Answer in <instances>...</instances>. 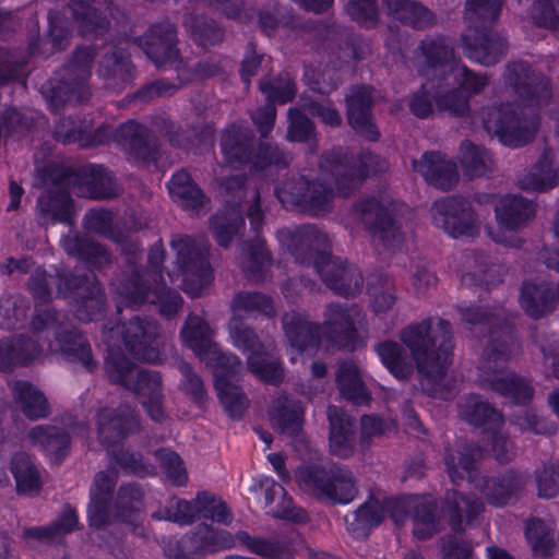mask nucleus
Returning a JSON list of instances; mask_svg holds the SVG:
<instances>
[{
    "mask_svg": "<svg viewBox=\"0 0 559 559\" xmlns=\"http://www.w3.org/2000/svg\"><path fill=\"white\" fill-rule=\"evenodd\" d=\"M460 311L471 331L478 328L481 333H487V344L478 367L480 385L515 404L531 401L534 390L530 382L515 373H503L507 361L520 349L509 313L502 308L492 312L481 307L461 308Z\"/></svg>",
    "mask_w": 559,
    "mask_h": 559,
    "instance_id": "1",
    "label": "nucleus"
},
{
    "mask_svg": "<svg viewBox=\"0 0 559 559\" xmlns=\"http://www.w3.org/2000/svg\"><path fill=\"white\" fill-rule=\"evenodd\" d=\"M126 258V269L111 281L114 293L120 298V305L141 307L152 304L158 307L163 317L173 318L182 306L181 296L174 289L166 287L163 281V262L165 249L163 245L155 243L147 254V270H143L139 262L141 250L136 243L128 242L122 247Z\"/></svg>",
    "mask_w": 559,
    "mask_h": 559,
    "instance_id": "2",
    "label": "nucleus"
},
{
    "mask_svg": "<svg viewBox=\"0 0 559 559\" xmlns=\"http://www.w3.org/2000/svg\"><path fill=\"white\" fill-rule=\"evenodd\" d=\"M335 153L324 154L317 169L304 168L295 175L283 180L275 188L277 198L299 207L304 213L312 216H323L333 209L334 186L341 194L348 195V189L342 188L338 178H343L336 170Z\"/></svg>",
    "mask_w": 559,
    "mask_h": 559,
    "instance_id": "3",
    "label": "nucleus"
},
{
    "mask_svg": "<svg viewBox=\"0 0 559 559\" xmlns=\"http://www.w3.org/2000/svg\"><path fill=\"white\" fill-rule=\"evenodd\" d=\"M400 340L408 348L421 377L436 383L443 378L453 352L450 321L429 317L411 323L401 330Z\"/></svg>",
    "mask_w": 559,
    "mask_h": 559,
    "instance_id": "4",
    "label": "nucleus"
},
{
    "mask_svg": "<svg viewBox=\"0 0 559 559\" xmlns=\"http://www.w3.org/2000/svg\"><path fill=\"white\" fill-rule=\"evenodd\" d=\"M299 488L322 503L348 504L358 495L353 471L342 464H312L296 471Z\"/></svg>",
    "mask_w": 559,
    "mask_h": 559,
    "instance_id": "5",
    "label": "nucleus"
},
{
    "mask_svg": "<svg viewBox=\"0 0 559 559\" xmlns=\"http://www.w3.org/2000/svg\"><path fill=\"white\" fill-rule=\"evenodd\" d=\"M221 148L225 162L235 168L245 164L261 170L271 165L287 167L292 160L289 154L274 143L261 142L255 147L253 131L242 126H233L224 132Z\"/></svg>",
    "mask_w": 559,
    "mask_h": 559,
    "instance_id": "6",
    "label": "nucleus"
},
{
    "mask_svg": "<svg viewBox=\"0 0 559 559\" xmlns=\"http://www.w3.org/2000/svg\"><path fill=\"white\" fill-rule=\"evenodd\" d=\"M484 129L508 146H522L530 142L538 128L533 109L526 112L519 105L506 103L486 107L480 111Z\"/></svg>",
    "mask_w": 559,
    "mask_h": 559,
    "instance_id": "7",
    "label": "nucleus"
},
{
    "mask_svg": "<svg viewBox=\"0 0 559 559\" xmlns=\"http://www.w3.org/2000/svg\"><path fill=\"white\" fill-rule=\"evenodd\" d=\"M96 57L93 46L76 48L70 62L49 83V102L55 109L72 103H83L91 96L87 85Z\"/></svg>",
    "mask_w": 559,
    "mask_h": 559,
    "instance_id": "8",
    "label": "nucleus"
},
{
    "mask_svg": "<svg viewBox=\"0 0 559 559\" xmlns=\"http://www.w3.org/2000/svg\"><path fill=\"white\" fill-rule=\"evenodd\" d=\"M170 246L176 253L177 275L183 277L182 290L191 297H199L213 280L206 242L187 235H175Z\"/></svg>",
    "mask_w": 559,
    "mask_h": 559,
    "instance_id": "9",
    "label": "nucleus"
},
{
    "mask_svg": "<svg viewBox=\"0 0 559 559\" xmlns=\"http://www.w3.org/2000/svg\"><path fill=\"white\" fill-rule=\"evenodd\" d=\"M366 323V314L356 305L331 302L323 311L321 332L326 340L340 348L353 347L358 337V329Z\"/></svg>",
    "mask_w": 559,
    "mask_h": 559,
    "instance_id": "10",
    "label": "nucleus"
},
{
    "mask_svg": "<svg viewBox=\"0 0 559 559\" xmlns=\"http://www.w3.org/2000/svg\"><path fill=\"white\" fill-rule=\"evenodd\" d=\"M504 82L530 107L546 106L552 97L550 80L525 61L509 62Z\"/></svg>",
    "mask_w": 559,
    "mask_h": 559,
    "instance_id": "11",
    "label": "nucleus"
},
{
    "mask_svg": "<svg viewBox=\"0 0 559 559\" xmlns=\"http://www.w3.org/2000/svg\"><path fill=\"white\" fill-rule=\"evenodd\" d=\"M433 224L453 237L474 236L480 221L471 202L459 195H451L433 202L431 206Z\"/></svg>",
    "mask_w": 559,
    "mask_h": 559,
    "instance_id": "12",
    "label": "nucleus"
},
{
    "mask_svg": "<svg viewBox=\"0 0 559 559\" xmlns=\"http://www.w3.org/2000/svg\"><path fill=\"white\" fill-rule=\"evenodd\" d=\"M418 71L429 79L444 80L454 73L461 60L454 55L451 40L444 36H427L415 50Z\"/></svg>",
    "mask_w": 559,
    "mask_h": 559,
    "instance_id": "13",
    "label": "nucleus"
},
{
    "mask_svg": "<svg viewBox=\"0 0 559 559\" xmlns=\"http://www.w3.org/2000/svg\"><path fill=\"white\" fill-rule=\"evenodd\" d=\"M121 333L127 349L135 358L150 364L162 360L163 336L156 321L135 316L123 324Z\"/></svg>",
    "mask_w": 559,
    "mask_h": 559,
    "instance_id": "14",
    "label": "nucleus"
},
{
    "mask_svg": "<svg viewBox=\"0 0 559 559\" xmlns=\"http://www.w3.org/2000/svg\"><path fill=\"white\" fill-rule=\"evenodd\" d=\"M353 213L369 233L380 239L385 247L394 248L402 243L404 237L400 223L377 199L358 200L353 206Z\"/></svg>",
    "mask_w": 559,
    "mask_h": 559,
    "instance_id": "15",
    "label": "nucleus"
},
{
    "mask_svg": "<svg viewBox=\"0 0 559 559\" xmlns=\"http://www.w3.org/2000/svg\"><path fill=\"white\" fill-rule=\"evenodd\" d=\"M252 199L253 203L249 206L247 215L254 236L241 254L240 265L245 276L249 281L258 283L264 280L266 269L271 265V255L265 247V241L260 237L264 216L260 207L258 191L252 190Z\"/></svg>",
    "mask_w": 559,
    "mask_h": 559,
    "instance_id": "16",
    "label": "nucleus"
},
{
    "mask_svg": "<svg viewBox=\"0 0 559 559\" xmlns=\"http://www.w3.org/2000/svg\"><path fill=\"white\" fill-rule=\"evenodd\" d=\"M438 503L431 497H405L392 508V518L396 524L405 518L413 522V533L418 539H428L439 531L437 516Z\"/></svg>",
    "mask_w": 559,
    "mask_h": 559,
    "instance_id": "17",
    "label": "nucleus"
},
{
    "mask_svg": "<svg viewBox=\"0 0 559 559\" xmlns=\"http://www.w3.org/2000/svg\"><path fill=\"white\" fill-rule=\"evenodd\" d=\"M461 41L465 56L486 67L498 63L508 52L507 39L491 26L465 27Z\"/></svg>",
    "mask_w": 559,
    "mask_h": 559,
    "instance_id": "18",
    "label": "nucleus"
},
{
    "mask_svg": "<svg viewBox=\"0 0 559 559\" xmlns=\"http://www.w3.org/2000/svg\"><path fill=\"white\" fill-rule=\"evenodd\" d=\"M280 241L286 243L290 253L300 263L313 264L328 252L330 239L328 234L313 225H302L295 230L281 229L277 233Z\"/></svg>",
    "mask_w": 559,
    "mask_h": 559,
    "instance_id": "19",
    "label": "nucleus"
},
{
    "mask_svg": "<svg viewBox=\"0 0 559 559\" xmlns=\"http://www.w3.org/2000/svg\"><path fill=\"white\" fill-rule=\"evenodd\" d=\"M177 43V27L169 19L151 24L139 38L140 47L157 68L179 60Z\"/></svg>",
    "mask_w": 559,
    "mask_h": 559,
    "instance_id": "20",
    "label": "nucleus"
},
{
    "mask_svg": "<svg viewBox=\"0 0 559 559\" xmlns=\"http://www.w3.org/2000/svg\"><path fill=\"white\" fill-rule=\"evenodd\" d=\"M316 270L336 295L355 297L362 292L364 277L360 270L341 258L322 255L316 263Z\"/></svg>",
    "mask_w": 559,
    "mask_h": 559,
    "instance_id": "21",
    "label": "nucleus"
},
{
    "mask_svg": "<svg viewBox=\"0 0 559 559\" xmlns=\"http://www.w3.org/2000/svg\"><path fill=\"white\" fill-rule=\"evenodd\" d=\"M135 74V68L124 48L117 45L104 47L97 75L107 88L122 91L132 84Z\"/></svg>",
    "mask_w": 559,
    "mask_h": 559,
    "instance_id": "22",
    "label": "nucleus"
},
{
    "mask_svg": "<svg viewBox=\"0 0 559 559\" xmlns=\"http://www.w3.org/2000/svg\"><path fill=\"white\" fill-rule=\"evenodd\" d=\"M140 429L139 418L129 405L103 408L97 415V432L102 444L111 447Z\"/></svg>",
    "mask_w": 559,
    "mask_h": 559,
    "instance_id": "23",
    "label": "nucleus"
},
{
    "mask_svg": "<svg viewBox=\"0 0 559 559\" xmlns=\"http://www.w3.org/2000/svg\"><path fill=\"white\" fill-rule=\"evenodd\" d=\"M35 37L28 39V52L31 56H50L53 52L64 50L71 41V29L66 12L50 11L48 13V29L41 37L38 34V22L33 20Z\"/></svg>",
    "mask_w": 559,
    "mask_h": 559,
    "instance_id": "24",
    "label": "nucleus"
},
{
    "mask_svg": "<svg viewBox=\"0 0 559 559\" xmlns=\"http://www.w3.org/2000/svg\"><path fill=\"white\" fill-rule=\"evenodd\" d=\"M69 183L70 178L64 177L38 198L36 219L40 225L47 226L56 223L72 225Z\"/></svg>",
    "mask_w": 559,
    "mask_h": 559,
    "instance_id": "25",
    "label": "nucleus"
},
{
    "mask_svg": "<svg viewBox=\"0 0 559 559\" xmlns=\"http://www.w3.org/2000/svg\"><path fill=\"white\" fill-rule=\"evenodd\" d=\"M527 483V476L513 469L498 476H479L474 487L495 507L508 504L522 491Z\"/></svg>",
    "mask_w": 559,
    "mask_h": 559,
    "instance_id": "26",
    "label": "nucleus"
},
{
    "mask_svg": "<svg viewBox=\"0 0 559 559\" xmlns=\"http://www.w3.org/2000/svg\"><path fill=\"white\" fill-rule=\"evenodd\" d=\"M413 168L428 185L442 191L453 189L459 182L456 163L440 152H425L419 159L413 160Z\"/></svg>",
    "mask_w": 559,
    "mask_h": 559,
    "instance_id": "27",
    "label": "nucleus"
},
{
    "mask_svg": "<svg viewBox=\"0 0 559 559\" xmlns=\"http://www.w3.org/2000/svg\"><path fill=\"white\" fill-rule=\"evenodd\" d=\"M503 266L492 261L485 253L476 250H466L462 260V284L465 286H480L489 289L502 282Z\"/></svg>",
    "mask_w": 559,
    "mask_h": 559,
    "instance_id": "28",
    "label": "nucleus"
},
{
    "mask_svg": "<svg viewBox=\"0 0 559 559\" xmlns=\"http://www.w3.org/2000/svg\"><path fill=\"white\" fill-rule=\"evenodd\" d=\"M373 88L367 85L353 86L346 95L347 118L353 129L367 140L376 141L379 132L373 124L371 106Z\"/></svg>",
    "mask_w": 559,
    "mask_h": 559,
    "instance_id": "29",
    "label": "nucleus"
},
{
    "mask_svg": "<svg viewBox=\"0 0 559 559\" xmlns=\"http://www.w3.org/2000/svg\"><path fill=\"white\" fill-rule=\"evenodd\" d=\"M450 527L455 533H463L485 510L484 502L474 493L448 490L442 508Z\"/></svg>",
    "mask_w": 559,
    "mask_h": 559,
    "instance_id": "30",
    "label": "nucleus"
},
{
    "mask_svg": "<svg viewBox=\"0 0 559 559\" xmlns=\"http://www.w3.org/2000/svg\"><path fill=\"white\" fill-rule=\"evenodd\" d=\"M114 136L116 142L134 159L139 162L156 159L157 142L145 126L129 120L115 131Z\"/></svg>",
    "mask_w": 559,
    "mask_h": 559,
    "instance_id": "31",
    "label": "nucleus"
},
{
    "mask_svg": "<svg viewBox=\"0 0 559 559\" xmlns=\"http://www.w3.org/2000/svg\"><path fill=\"white\" fill-rule=\"evenodd\" d=\"M118 473L114 468L98 472L91 487V501L87 509L90 525L96 528L108 526V512L112 504V493Z\"/></svg>",
    "mask_w": 559,
    "mask_h": 559,
    "instance_id": "32",
    "label": "nucleus"
},
{
    "mask_svg": "<svg viewBox=\"0 0 559 559\" xmlns=\"http://www.w3.org/2000/svg\"><path fill=\"white\" fill-rule=\"evenodd\" d=\"M558 301L559 285L544 280H527L521 286L520 305L534 319L552 312Z\"/></svg>",
    "mask_w": 559,
    "mask_h": 559,
    "instance_id": "33",
    "label": "nucleus"
},
{
    "mask_svg": "<svg viewBox=\"0 0 559 559\" xmlns=\"http://www.w3.org/2000/svg\"><path fill=\"white\" fill-rule=\"evenodd\" d=\"M52 350H58L69 362L75 364L87 372H94L98 368V361L93 355L88 340L75 328L66 326L57 333Z\"/></svg>",
    "mask_w": 559,
    "mask_h": 559,
    "instance_id": "34",
    "label": "nucleus"
},
{
    "mask_svg": "<svg viewBox=\"0 0 559 559\" xmlns=\"http://www.w3.org/2000/svg\"><path fill=\"white\" fill-rule=\"evenodd\" d=\"M337 160L335 166L336 170L341 171L343 178H338L342 188L348 189L349 192L354 190L361 180L370 174L384 171L388 164L380 156L371 153L364 152L358 158L354 156L340 155L335 153Z\"/></svg>",
    "mask_w": 559,
    "mask_h": 559,
    "instance_id": "35",
    "label": "nucleus"
},
{
    "mask_svg": "<svg viewBox=\"0 0 559 559\" xmlns=\"http://www.w3.org/2000/svg\"><path fill=\"white\" fill-rule=\"evenodd\" d=\"M180 545L188 556H197L205 552H216L233 548L236 545V535L226 530H216L206 524H201L191 533L186 534Z\"/></svg>",
    "mask_w": 559,
    "mask_h": 559,
    "instance_id": "36",
    "label": "nucleus"
},
{
    "mask_svg": "<svg viewBox=\"0 0 559 559\" xmlns=\"http://www.w3.org/2000/svg\"><path fill=\"white\" fill-rule=\"evenodd\" d=\"M73 192L90 199H109L117 195L110 173L100 165L82 168L73 180Z\"/></svg>",
    "mask_w": 559,
    "mask_h": 559,
    "instance_id": "37",
    "label": "nucleus"
},
{
    "mask_svg": "<svg viewBox=\"0 0 559 559\" xmlns=\"http://www.w3.org/2000/svg\"><path fill=\"white\" fill-rule=\"evenodd\" d=\"M495 212L500 226L518 230L534 218L536 205L532 200L520 194H507L499 200Z\"/></svg>",
    "mask_w": 559,
    "mask_h": 559,
    "instance_id": "38",
    "label": "nucleus"
},
{
    "mask_svg": "<svg viewBox=\"0 0 559 559\" xmlns=\"http://www.w3.org/2000/svg\"><path fill=\"white\" fill-rule=\"evenodd\" d=\"M267 413L275 430L287 436L299 432L304 417V408L299 401L281 393L273 399Z\"/></svg>",
    "mask_w": 559,
    "mask_h": 559,
    "instance_id": "39",
    "label": "nucleus"
},
{
    "mask_svg": "<svg viewBox=\"0 0 559 559\" xmlns=\"http://www.w3.org/2000/svg\"><path fill=\"white\" fill-rule=\"evenodd\" d=\"M480 456V449L474 444H463L455 449H448L443 460L451 480L459 483L467 479L474 485L479 477L476 463Z\"/></svg>",
    "mask_w": 559,
    "mask_h": 559,
    "instance_id": "40",
    "label": "nucleus"
},
{
    "mask_svg": "<svg viewBox=\"0 0 559 559\" xmlns=\"http://www.w3.org/2000/svg\"><path fill=\"white\" fill-rule=\"evenodd\" d=\"M388 14L414 29H426L437 24L436 14L414 0H382Z\"/></svg>",
    "mask_w": 559,
    "mask_h": 559,
    "instance_id": "41",
    "label": "nucleus"
},
{
    "mask_svg": "<svg viewBox=\"0 0 559 559\" xmlns=\"http://www.w3.org/2000/svg\"><path fill=\"white\" fill-rule=\"evenodd\" d=\"M282 325L293 347L304 350L319 345L322 333L321 325L309 321L308 317L296 311H289L283 316Z\"/></svg>",
    "mask_w": 559,
    "mask_h": 559,
    "instance_id": "42",
    "label": "nucleus"
},
{
    "mask_svg": "<svg viewBox=\"0 0 559 559\" xmlns=\"http://www.w3.org/2000/svg\"><path fill=\"white\" fill-rule=\"evenodd\" d=\"M79 31L83 36L96 37L106 33L109 28L108 16L111 9L107 7L104 11L95 5V0H79L69 5Z\"/></svg>",
    "mask_w": 559,
    "mask_h": 559,
    "instance_id": "43",
    "label": "nucleus"
},
{
    "mask_svg": "<svg viewBox=\"0 0 559 559\" xmlns=\"http://www.w3.org/2000/svg\"><path fill=\"white\" fill-rule=\"evenodd\" d=\"M552 164V151L544 150L536 164L530 170L518 176L519 188L532 192H544L554 188L557 185L558 170L554 168Z\"/></svg>",
    "mask_w": 559,
    "mask_h": 559,
    "instance_id": "44",
    "label": "nucleus"
},
{
    "mask_svg": "<svg viewBox=\"0 0 559 559\" xmlns=\"http://www.w3.org/2000/svg\"><path fill=\"white\" fill-rule=\"evenodd\" d=\"M61 246L68 254L86 261L97 270H104L112 262L110 253L103 245L82 238L71 230L61 239Z\"/></svg>",
    "mask_w": 559,
    "mask_h": 559,
    "instance_id": "45",
    "label": "nucleus"
},
{
    "mask_svg": "<svg viewBox=\"0 0 559 559\" xmlns=\"http://www.w3.org/2000/svg\"><path fill=\"white\" fill-rule=\"evenodd\" d=\"M460 416L469 425L495 430L503 424L502 414L480 395L469 394L460 403Z\"/></svg>",
    "mask_w": 559,
    "mask_h": 559,
    "instance_id": "46",
    "label": "nucleus"
},
{
    "mask_svg": "<svg viewBox=\"0 0 559 559\" xmlns=\"http://www.w3.org/2000/svg\"><path fill=\"white\" fill-rule=\"evenodd\" d=\"M144 496V489L136 483L121 485L108 512V525L130 524L132 514L143 509Z\"/></svg>",
    "mask_w": 559,
    "mask_h": 559,
    "instance_id": "47",
    "label": "nucleus"
},
{
    "mask_svg": "<svg viewBox=\"0 0 559 559\" xmlns=\"http://www.w3.org/2000/svg\"><path fill=\"white\" fill-rule=\"evenodd\" d=\"M40 355V346L24 335L0 342V370L10 371L19 365H26Z\"/></svg>",
    "mask_w": 559,
    "mask_h": 559,
    "instance_id": "48",
    "label": "nucleus"
},
{
    "mask_svg": "<svg viewBox=\"0 0 559 559\" xmlns=\"http://www.w3.org/2000/svg\"><path fill=\"white\" fill-rule=\"evenodd\" d=\"M168 190L175 202L195 214H199L209 201L186 170H179L171 177Z\"/></svg>",
    "mask_w": 559,
    "mask_h": 559,
    "instance_id": "49",
    "label": "nucleus"
},
{
    "mask_svg": "<svg viewBox=\"0 0 559 559\" xmlns=\"http://www.w3.org/2000/svg\"><path fill=\"white\" fill-rule=\"evenodd\" d=\"M168 190L175 202L195 214H199L209 201L186 170H179L171 177Z\"/></svg>",
    "mask_w": 559,
    "mask_h": 559,
    "instance_id": "50",
    "label": "nucleus"
},
{
    "mask_svg": "<svg viewBox=\"0 0 559 559\" xmlns=\"http://www.w3.org/2000/svg\"><path fill=\"white\" fill-rule=\"evenodd\" d=\"M183 343L193 350L202 361L209 353L217 346L212 340L213 331L209 323L201 317L190 313L180 330Z\"/></svg>",
    "mask_w": 559,
    "mask_h": 559,
    "instance_id": "51",
    "label": "nucleus"
},
{
    "mask_svg": "<svg viewBox=\"0 0 559 559\" xmlns=\"http://www.w3.org/2000/svg\"><path fill=\"white\" fill-rule=\"evenodd\" d=\"M336 385L342 396L355 404L368 403L371 400L370 392L361 379L360 370L353 360H344L338 364Z\"/></svg>",
    "mask_w": 559,
    "mask_h": 559,
    "instance_id": "52",
    "label": "nucleus"
},
{
    "mask_svg": "<svg viewBox=\"0 0 559 559\" xmlns=\"http://www.w3.org/2000/svg\"><path fill=\"white\" fill-rule=\"evenodd\" d=\"M12 394L28 419L37 420L50 415V404L45 394L31 382L25 380L15 381L12 385Z\"/></svg>",
    "mask_w": 559,
    "mask_h": 559,
    "instance_id": "53",
    "label": "nucleus"
},
{
    "mask_svg": "<svg viewBox=\"0 0 559 559\" xmlns=\"http://www.w3.org/2000/svg\"><path fill=\"white\" fill-rule=\"evenodd\" d=\"M27 437L34 447H38L47 454L59 461L68 453L70 437L60 427L51 425H38L32 428Z\"/></svg>",
    "mask_w": 559,
    "mask_h": 559,
    "instance_id": "54",
    "label": "nucleus"
},
{
    "mask_svg": "<svg viewBox=\"0 0 559 559\" xmlns=\"http://www.w3.org/2000/svg\"><path fill=\"white\" fill-rule=\"evenodd\" d=\"M10 471L15 479L19 493L33 496L40 490V475L28 454L24 452L15 453L10 462Z\"/></svg>",
    "mask_w": 559,
    "mask_h": 559,
    "instance_id": "55",
    "label": "nucleus"
},
{
    "mask_svg": "<svg viewBox=\"0 0 559 559\" xmlns=\"http://www.w3.org/2000/svg\"><path fill=\"white\" fill-rule=\"evenodd\" d=\"M192 40L204 48L223 41L225 31L214 20L197 14H186L182 21Z\"/></svg>",
    "mask_w": 559,
    "mask_h": 559,
    "instance_id": "56",
    "label": "nucleus"
},
{
    "mask_svg": "<svg viewBox=\"0 0 559 559\" xmlns=\"http://www.w3.org/2000/svg\"><path fill=\"white\" fill-rule=\"evenodd\" d=\"M78 525L76 513L67 508L61 515L47 526H34L23 531V538L28 543L31 540H38L39 543L48 544L59 540L63 535L72 532Z\"/></svg>",
    "mask_w": 559,
    "mask_h": 559,
    "instance_id": "57",
    "label": "nucleus"
},
{
    "mask_svg": "<svg viewBox=\"0 0 559 559\" xmlns=\"http://www.w3.org/2000/svg\"><path fill=\"white\" fill-rule=\"evenodd\" d=\"M247 369L266 384L280 385L284 381V369L273 353L264 346L247 356Z\"/></svg>",
    "mask_w": 559,
    "mask_h": 559,
    "instance_id": "58",
    "label": "nucleus"
},
{
    "mask_svg": "<svg viewBox=\"0 0 559 559\" xmlns=\"http://www.w3.org/2000/svg\"><path fill=\"white\" fill-rule=\"evenodd\" d=\"M377 353L386 369L397 379H409L414 373L413 358H409L405 348L393 341H385L377 345Z\"/></svg>",
    "mask_w": 559,
    "mask_h": 559,
    "instance_id": "59",
    "label": "nucleus"
},
{
    "mask_svg": "<svg viewBox=\"0 0 559 559\" xmlns=\"http://www.w3.org/2000/svg\"><path fill=\"white\" fill-rule=\"evenodd\" d=\"M367 293L371 308L376 313L388 312L396 302L394 283L382 273H374L368 277Z\"/></svg>",
    "mask_w": 559,
    "mask_h": 559,
    "instance_id": "60",
    "label": "nucleus"
},
{
    "mask_svg": "<svg viewBox=\"0 0 559 559\" xmlns=\"http://www.w3.org/2000/svg\"><path fill=\"white\" fill-rule=\"evenodd\" d=\"M242 226L243 218L238 207L225 209L210 219L211 231L217 243L224 248L229 247Z\"/></svg>",
    "mask_w": 559,
    "mask_h": 559,
    "instance_id": "61",
    "label": "nucleus"
},
{
    "mask_svg": "<svg viewBox=\"0 0 559 559\" xmlns=\"http://www.w3.org/2000/svg\"><path fill=\"white\" fill-rule=\"evenodd\" d=\"M502 0H466L465 27L492 26L500 15Z\"/></svg>",
    "mask_w": 559,
    "mask_h": 559,
    "instance_id": "62",
    "label": "nucleus"
},
{
    "mask_svg": "<svg viewBox=\"0 0 559 559\" xmlns=\"http://www.w3.org/2000/svg\"><path fill=\"white\" fill-rule=\"evenodd\" d=\"M92 285L84 288L86 294L82 295L74 304L75 317L82 322L97 320L105 309L106 298L98 282H91Z\"/></svg>",
    "mask_w": 559,
    "mask_h": 559,
    "instance_id": "63",
    "label": "nucleus"
},
{
    "mask_svg": "<svg viewBox=\"0 0 559 559\" xmlns=\"http://www.w3.org/2000/svg\"><path fill=\"white\" fill-rule=\"evenodd\" d=\"M215 388L227 414L240 419L249 407V400L242 389L224 377L215 381Z\"/></svg>",
    "mask_w": 559,
    "mask_h": 559,
    "instance_id": "64",
    "label": "nucleus"
}]
</instances>
